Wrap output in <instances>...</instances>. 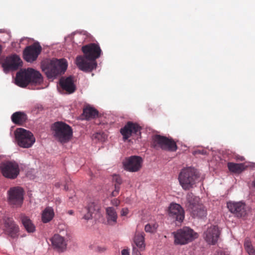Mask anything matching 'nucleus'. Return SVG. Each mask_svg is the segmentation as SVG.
Here are the masks:
<instances>
[{
	"label": "nucleus",
	"mask_w": 255,
	"mask_h": 255,
	"mask_svg": "<svg viewBox=\"0 0 255 255\" xmlns=\"http://www.w3.org/2000/svg\"><path fill=\"white\" fill-rule=\"evenodd\" d=\"M186 200V206L189 211L201 204L200 203V198L195 196L192 193L187 194Z\"/></svg>",
	"instance_id": "obj_23"
},
{
	"label": "nucleus",
	"mask_w": 255,
	"mask_h": 255,
	"mask_svg": "<svg viewBox=\"0 0 255 255\" xmlns=\"http://www.w3.org/2000/svg\"><path fill=\"white\" fill-rule=\"evenodd\" d=\"M98 115V111L90 106H87L83 109V116L86 120L94 119Z\"/></svg>",
	"instance_id": "obj_28"
},
{
	"label": "nucleus",
	"mask_w": 255,
	"mask_h": 255,
	"mask_svg": "<svg viewBox=\"0 0 255 255\" xmlns=\"http://www.w3.org/2000/svg\"><path fill=\"white\" fill-rule=\"evenodd\" d=\"M42 47L38 42L26 46L23 51V58L27 62L32 63L36 61L41 53Z\"/></svg>",
	"instance_id": "obj_10"
},
{
	"label": "nucleus",
	"mask_w": 255,
	"mask_h": 255,
	"mask_svg": "<svg viewBox=\"0 0 255 255\" xmlns=\"http://www.w3.org/2000/svg\"><path fill=\"white\" fill-rule=\"evenodd\" d=\"M227 166L230 171L235 173H240L245 168L244 163L228 162Z\"/></svg>",
	"instance_id": "obj_29"
},
{
	"label": "nucleus",
	"mask_w": 255,
	"mask_h": 255,
	"mask_svg": "<svg viewBox=\"0 0 255 255\" xmlns=\"http://www.w3.org/2000/svg\"><path fill=\"white\" fill-rule=\"evenodd\" d=\"M23 191L19 187L11 188L9 191V200L11 205L20 206L23 200Z\"/></svg>",
	"instance_id": "obj_14"
},
{
	"label": "nucleus",
	"mask_w": 255,
	"mask_h": 255,
	"mask_svg": "<svg viewBox=\"0 0 255 255\" xmlns=\"http://www.w3.org/2000/svg\"><path fill=\"white\" fill-rule=\"evenodd\" d=\"M134 243L136 247L133 246L135 248L138 252L142 251L144 249V238L143 233H136L134 238Z\"/></svg>",
	"instance_id": "obj_25"
},
{
	"label": "nucleus",
	"mask_w": 255,
	"mask_h": 255,
	"mask_svg": "<svg viewBox=\"0 0 255 255\" xmlns=\"http://www.w3.org/2000/svg\"><path fill=\"white\" fill-rule=\"evenodd\" d=\"M101 208L100 205L98 202H92L88 204L83 210V213L86 212L83 216V218L85 220H89L92 218V215L94 213L99 211Z\"/></svg>",
	"instance_id": "obj_21"
},
{
	"label": "nucleus",
	"mask_w": 255,
	"mask_h": 255,
	"mask_svg": "<svg viewBox=\"0 0 255 255\" xmlns=\"http://www.w3.org/2000/svg\"><path fill=\"white\" fill-rule=\"evenodd\" d=\"M152 145L155 148H160L169 151H175L177 149L175 142L172 138L158 134L152 137Z\"/></svg>",
	"instance_id": "obj_8"
},
{
	"label": "nucleus",
	"mask_w": 255,
	"mask_h": 255,
	"mask_svg": "<svg viewBox=\"0 0 255 255\" xmlns=\"http://www.w3.org/2000/svg\"><path fill=\"white\" fill-rule=\"evenodd\" d=\"M158 225L157 223H149L145 225L144 230L146 232L154 233L156 232Z\"/></svg>",
	"instance_id": "obj_33"
},
{
	"label": "nucleus",
	"mask_w": 255,
	"mask_h": 255,
	"mask_svg": "<svg viewBox=\"0 0 255 255\" xmlns=\"http://www.w3.org/2000/svg\"><path fill=\"white\" fill-rule=\"evenodd\" d=\"M128 208H123L121 211V215L125 216L128 215Z\"/></svg>",
	"instance_id": "obj_37"
},
{
	"label": "nucleus",
	"mask_w": 255,
	"mask_h": 255,
	"mask_svg": "<svg viewBox=\"0 0 255 255\" xmlns=\"http://www.w3.org/2000/svg\"><path fill=\"white\" fill-rule=\"evenodd\" d=\"M200 174L194 168L188 167L182 169L178 176L180 184L184 190L193 188L199 182Z\"/></svg>",
	"instance_id": "obj_4"
},
{
	"label": "nucleus",
	"mask_w": 255,
	"mask_h": 255,
	"mask_svg": "<svg viewBox=\"0 0 255 255\" xmlns=\"http://www.w3.org/2000/svg\"><path fill=\"white\" fill-rule=\"evenodd\" d=\"M106 213L108 224L110 225H115L117 223L118 215L115 208L112 207H107Z\"/></svg>",
	"instance_id": "obj_24"
},
{
	"label": "nucleus",
	"mask_w": 255,
	"mask_h": 255,
	"mask_svg": "<svg viewBox=\"0 0 255 255\" xmlns=\"http://www.w3.org/2000/svg\"><path fill=\"white\" fill-rule=\"evenodd\" d=\"M252 185L255 188V179L252 182Z\"/></svg>",
	"instance_id": "obj_43"
},
{
	"label": "nucleus",
	"mask_w": 255,
	"mask_h": 255,
	"mask_svg": "<svg viewBox=\"0 0 255 255\" xmlns=\"http://www.w3.org/2000/svg\"><path fill=\"white\" fill-rule=\"evenodd\" d=\"M4 232L8 236L14 239L18 237L19 228L12 218L5 217L4 219Z\"/></svg>",
	"instance_id": "obj_15"
},
{
	"label": "nucleus",
	"mask_w": 255,
	"mask_h": 255,
	"mask_svg": "<svg viewBox=\"0 0 255 255\" xmlns=\"http://www.w3.org/2000/svg\"><path fill=\"white\" fill-rule=\"evenodd\" d=\"M132 255H141L140 252H138L135 248L132 250Z\"/></svg>",
	"instance_id": "obj_39"
},
{
	"label": "nucleus",
	"mask_w": 255,
	"mask_h": 255,
	"mask_svg": "<svg viewBox=\"0 0 255 255\" xmlns=\"http://www.w3.org/2000/svg\"><path fill=\"white\" fill-rule=\"evenodd\" d=\"M193 154L195 155H196L197 154L205 155V154H207V151L205 150L199 149H197V150H195L194 151H193Z\"/></svg>",
	"instance_id": "obj_35"
},
{
	"label": "nucleus",
	"mask_w": 255,
	"mask_h": 255,
	"mask_svg": "<svg viewBox=\"0 0 255 255\" xmlns=\"http://www.w3.org/2000/svg\"><path fill=\"white\" fill-rule=\"evenodd\" d=\"M22 61L16 54H12L5 58L2 63V67L4 72L16 70L21 66Z\"/></svg>",
	"instance_id": "obj_11"
},
{
	"label": "nucleus",
	"mask_w": 255,
	"mask_h": 255,
	"mask_svg": "<svg viewBox=\"0 0 255 255\" xmlns=\"http://www.w3.org/2000/svg\"><path fill=\"white\" fill-rule=\"evenodd\" d=\"M113 181L115 182V190L112 193L113 196H116L119 194L120 189V185L122 183V180L121 177L118 175H114L113 176Z\"/></svg>",
	"instance_id": "obj_31"
},
{
	"label": "nucleus",
	"mask_w": 255,
	"mask_h": 255,
	"mask_svg": "<svg viewBox=\"0 0 255 255\" xmlns=\"http://www.w3.org/2000/svg\"><path fill=\"white\" fill-rule=\"evenodd\" d=\"M220 235V231L217 226L211 225L204 233L203 237L209 244L214 245L217 242Z\"/></svg>",
	"instance_id": "obj_16"
},
{
	"label": "nucleus",
	"mask_w": 255,
	"mask_h": 255,
	"mask_svg": "<svg viewBox=\"0 0 255 255\" xmlns=\"http://www.w3.org/2000/svg\"><path fill=\"white\" fill-rule=\"evenodd\" d=\"M244 248L249 255H255V249L249 238H246L244 242Z\"/></svg>",
	"instance_id": "obj_32"
},
{
	"label": "nucleus",
	"mask_w": 255,
	"mask_h": 255,
	"mask_svg": "<svg viewBox=\"0 0 255 255\" xmlns=\"http://www.w3.org/2000/svg\"><path fill=\"white\" fill-rule=\"evenodd\" d=\"M141 127L136 123L128 122L125 126L121 128L120 132L123 135V140H127L132 134L140 133Z\"/></svg>",
	"instance_id": "obj_13"
},
{
	"label": "nucleus",
	"mask_w": 255,
	"mask_h": 255,
	"mask_svg": "<svg viewBox=\"0 0 255 255\" xmlns=\"http://www.w3.org/2000/svg\"><path fill=\"white\" fill-rule=\"evenodd\" d=\"M111 204L114 206L118 207L120 204V201L117 199H114L111 201Z\"/></svg>",
	"instance_id": "obj_36"
},
{
	"label": "nucleus",
	"mask_w": 255,
	"mask_h": 255,
	"mask_svg": "<svg viewBox=\"0 0 255 255\" xmlns=\"http://www.w3.org/2000/svg\"><path fill=\"white\" fill-rule=\"evenodd\" d=\"M142 163V158L138 156H131L123 162L125 170L129 172H137L140 170Z\"/></svg>",
	"instance_id": "obj_12"
},
{
	"label": "nucleus",
	"mask_w": 255,
	"mask_h": 255,
	"mask_svg": "<svg viewBox=\"0 0 255 255\" xmlns=\"http://www.w3.org/2000/svg\"><path fill=\"white\" fill-rule=\"evenodd\" d=\"M235 158L237 160H239V161H244L245 160V158L243 156H240V155L236 156Z\"/></svg>",
	"instance_id": "obj_40"
},
{
	"label": "nucleus",
	"mask_w": 255,
	"mask_h": 255,
	"mask_svg": "<svg viewBox=\"0 0 255 255\" xmlns=\"http://www.w3.org/2000/svg\"><path fill=\"white\" fill-rule=\"evenodd\" d=\"M122 255H129V253L127 250H123L122 251Z\"/></svg>",
	"instance_id": "obj_41"
},
{
	"label": "nucleus",
	"mask_w": 255,
	"mask_h": 255,
	"mask_svg": "<svg viewBox=\"0 0 255 255\" xmlns=\"http://www.w3.org/2000/svg\"><path fill=\"white\" fill-rule=\"evenodd\" d=\"M168 215L175 221L181 223L184 219V211L182 207L178 204L172 203L168 209Z\"/></svg>",
	"instance_id": "obj_17"
},
{
	"label": "nucleus",
	"mask_w": 255,
	"mask_h": 255,
	"mask_svg": "<svg viewBox=\"0 0 255 255\" xmlns=\"http://www.w3.org/2000/svg\"><path fill=\"white\" fill-rule=\"evenodd\" d=\"M68 213L69 214V215H73V213H74V212L73 210H69L68 211Z\"/></svg>",
	"instance_id": "obj_42"
},
{
	"label": "nucleus",
	"mask_w": 255,
	"mask_h": 255,
	"mask_svg": "<svg viewBox=\"0 0 255 255\" xmlns=\"http://www.w3.org/2000/svg\"><path fill=\"white\" fill-rule=\"evenodd\" d=\"M0 168L2 175L7 178L15 179L19 173V165L14 161H6L2 162Z\"/></svg>",
	"instance_id": "obj_9"
},
{
	"label": "nucleus",
	"mask_w": 255,
	"mask_h": 255,
	"mask_svg": "<svg viewBox=\"0 0 255 255\" xmlns=\"http://www.w3.org/2000/svg\"><path fill=\"white\" fill-rule=\"evenodd\" d=\"M14 134L18 145L21 147L29 148L35 141L33 133L24 128H17Z\"/></svg>",
	"instance_id": "obj_7"
},
{
	"label": "nucleus",
	"mask_w": 255,
	"mask_h": 255,
	"mask_svg": "<svg viewBox=\"0 0 255 255\" xmlns=\"http://www.w3.org/2000/svg\"><path fill=\"white\" fill-rule=\"evenodd\" d=\"M176 245H185L198 238V234L189 227H184L173 233Z\"/></svg>",
	"instance_id": "obj_6"
},
{
	"label": "nucleus",
	"mask_w": 255,
	"mask_h": 255,
	"mask_svg": "<svg viewBox=\"0 0 255 255\" xmlns=\"http://www.w3.org/2000/svg\"><path fill=\"white\" fill-rule=\"evenodd\" d=\"M229 211L238 217H242L246 214L245 204L241 202L227 203Z\"/></svg>",
	"instance_id": "obj_18"
},
{
	"label": "nucleus",
	"mask_w": 255,
	"mask_h": 255,
	"mask_svg": "<svg viewBox=\"0 0 255 255\" xmlns=\"http://www.w3.org/2000/svg\"><path fill=\"white\" fill-rule=\"evenodd\" d=\"M189 211L194 218L202 219L206 217L207 215L206 208L202 204L198 205Z\"/></svg>",
	"instance_id": "obj_22"
},
{
	"label": "nucleus",
	"mask_w": 255,
	"mask_h": 255,
	"mask_svg": "<svg viewBox=\"0 0 255 255\" xmlns=\"http://www.w3.org/2000/svg\"><path fill=\"white\" fill-rule=\"evenodd\" d=\"M42 82L41 73L30 68L17 72L15 78V84L21 87H25L29 83L40 84Z\"/></svg>",
	"instance_id": "obj_3"
},
{
	"label": "nucleus",
	"mask_w": 255,
	"mask_h": 255,
	"mask_svg": "<svg viewBox=\"0 0 255 255\" xmlns=\"http://www.w3.org/2000/svg\"><path fill=\"white\" fill-rule=\"evenodd\" d=\"M82 50L84 57L78 56L76 59V65L81 70L91 72L97 67L96 59L100 56L102 50L99 45L94 43L83 46Z\"/></svg>",
	"instance_id": "obj_1"
},
{
	"label": "nucleus",
	"mask_w": 255,
	"mask_h": 255,
	"mask_svg": "<svg viewBox=\"0 0 255 255\" xmlns=\"http://www.w3.org/2000/svg\"><path fill=\"white\" fill-rule=\"evenodd\" d=\"M67 68L65 59H53L43 62L41 64L42 71L48 79L55 78L63 74Z\"/></svg>",
	"instance_id": "obj_2"
},
{
	"label": "nucleus",
	"mask_w": 255,
	"mask_h": 255,
	"mask_svg": "<svg viewBox=\"0 0 255 255\" xmlns=\"http://www.w3.org/2000/svg\"><path fill=\"white\" fill-rule=\"evenodd\" d=\"M50 241L53 248L59 252H63L66 248V241L64 237L59 234H55Z\"/></svg>",
	"instance_id": "obj_20"
},
{
	"label": "nucleus",
	"mask_w": 255,
	"mask_h": 255,
	"mask_svg": "<svg viewBox=\"0 0 255 255\" xmlns=\"http://www.w3.org/2000/svg\"><path fill=\"white\" fill-rule=\"evenodd\" d=\"M213 255H230L228 251L219 249L217 250Z\"/></svg>",
	"instance_id": "obj_34"
},
{
	"label": "nucleus",
	"mask_w": 255,
	"mask_h": 255,
	"mask_svg": "<svg viewBox=\"0 0 255 255\" xmlns=\"http://www.w3.org/2000/svg\"><path fill=\"white\" fill-rule=\"evenodd\" d=\"M59 84L62 89L68 94L73 93L76 90L73 77L71 76L68 77H61L59 80Z\"/></svg>",
	"instance_id": "obj_19"
},
{
	"label": "nucleus",
	"mask_w": 255,
	"mask_h": 255,
	"mask_svg": "<svg viewBox=\"0 0 255 255\" xmlns=\"http://www.w3.org/2000/svg\"><path fill=\"white\" fill-rule=\"evenodd\" d=\"M11 119L14 124L21 125L26 121L27 117L24 113L17 112L12 115Z\"/></svg>",
	"instance_id": "obj_26"
},
{
	"label": "nucleus",
	"mask_w": 255,
	"mask_h": 255,
	"mask_svg": "<svg viewBox=\"0 0 255 255\" xmlns=\"http://www.w3.org/2000/svg\"><path fill=\"white\" fill-rule=\"evenodd\" d=\"M106 250V248L105 247H97V251L99 252H104Z\"/></svg>",
	"instance_id": "obj_38"
},
{
	"label": "nucleus",
	"mask_w": 255,
	"mask_h": 255,
	"mask_svg": "<svg viewBox=\"0 0 255 255\" xmlns=\"http://www.w3.org/2000/svg\"><path fill=\"white\" fill-rule=\"evenodd\" d=\"M54 216V212L53 208L47 207L43 211L41 215L42 221L44 223L50 222Z\"/></svg>",
	"instance_id": "obj_27"
},
{
	"label": "nucleus",
	"mask_w": 255,
	"mask_h": 255,
	"mask_svg": "<svg viewBox=\"0 0 255 255\" xmlns=\"http://www.w3.org/2000/svg\"><path fill=\"white\" fill-rule=\"evenodd\" d=\"M52 128L53 130L55 138L61 143H66L71 138L73 135V130L71 127L67 124L58 122L55 123Z\"/></svg>",
	"instance_id": "obj_5"
},
{
	"label": "nucleus",
	"mask_w": 255,
	"mask_h": 255,
	"mask_svg": "<svg viewBox=\"0 0 255 255\" xmlns=\"http://www.w3.org/2000/svg\"><path fill=\"white\" fill-rule=\"evenodd\" d=\"M21 221L25 229L28 233H33L35 230V227L32 221L25 216L21 217Z\"/></svg>",
	"instance_id": "obj_30"
}]
</instances>
